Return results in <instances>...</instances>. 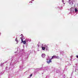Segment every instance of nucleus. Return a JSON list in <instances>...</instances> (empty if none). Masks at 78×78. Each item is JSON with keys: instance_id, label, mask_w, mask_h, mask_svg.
Here are the masks:
<instances>
[{"instance_id": "obj_1", "label": "nucleus", "mask_w": 78, "mask_h": 78, "mask_svg": "<svg viewBox=\"0 0 78 78\" xmlns=\"http://www.w3.org/2000/svg\"><path fill=\"white\" fill-rule=\"evenodd\" d=\"M20 39L21 40L22 42L24 44H26V41H23V39H22V37H20Z\"/></svg>"}, {"instance_id": "obj_2", "label": "nucleus", "mask_w": 78, "mask_h": 78, "mask_svg": "<svg viewBox=\"0 0 78 78\" xmlns=\"http://www.w3.org/2000/svg\"><path fill=\"white\" fill-rule=\"evenodd\" d=\"M41 56L42 58H44L45 57V54L44 53L42 54L41 55Z\"/></svg>"}, {"instance_id": "obj_3", "label": "nucleus", "mask_w": 78, "mask_h": 78, "mask_svg": "<svg viewBox=\"0 0 78 78\" xmlns=\"http://www.w3.org/2000/svg\"><path fill=\"white\" fill-rule=\"evenodd\" d=\"M51 62V60H49V61H47V62L48 64H49L50 62Z\"/></svg>"}, {"instance_id": "obj_4", "label": "nucleus", "mask_w": 78, "mask_h": 78, "mask_svg": "<svg viewBox=\"0 0 78 78\" xmlns=\"http://www.w3.org/2000/svg\"><path fill=\"white\" fill-rule=\"evenodd\" d=\"M41 48H42V50H45V48L44 47H42Z\"/></svg>"}, {"instance_id": "obj_5", "label": "nucleus", "mask_w": 78, "mask_h": 78, "mask_svg": "<svg viewBox=\"0 0 78 78\" xmlns=\"http://www.w3.org/2000/svg\"><path fill=\"white\" fill-rule=\"evenodd\" d=\"M75 12H77L78 11V10H77V9L76 8H75Z\"/></svg>"}, {"instance_id": "obj_6", "label": "nucleus", "mask_w": 78, "mask_h": 78, "mask_svg": "<svg viewBox=\"0 0 78 78\" xmlns=\"http://www.w3.org/2000/svg\"><path fill=\"white\" fill-rule=\"evenodd\" d=\"M15 40L16 41V42H18V40H17V38H16V39H15Z\"/></svg>"}, {"instance_id": "obj_7", "label": "nucleus", "mask_w": 78, "mask_h": 78, "mask_svg": "<svg viewBox=\"0 0 78 78\" xmlns=\"http://www.w3.org/2000/svg\"><path fill=\"white\" fill-rule=\"evenodd\" d=\"M30 77L32 76V74H31L30 75Z\"/></svg>"}, {"instance_id": "obj_8", "label": "nucleus", "mask_w": 78, "mask_h": 78, "mask_svg": "<svg viewBox=\"0 0 78 78\" xmlns=\"http://www.w3.org/2000/svg\"><path fill=\"white\" fill-rule=\"evenodd\" d=\"M55 56L54 55L52 57V58H54V57H55Z\"/></svg>"}, {"instance_id": "obj_9", "label": "nucleus", "mask_w": 78, "mask_h": 78, "mask_svg": "<svg viewBox=\"0 0 78 78\" xmlns=\"http://www.w3.org/2000/svg\"><path fill=\"white\" fill-rule=\"evenodd\" d=\"M76 58H78V55L76 56Z\"/></svg>"}, {"instance_id": "obj_10", "label": "nucleus", "mask_w": 78, "mask_h": 78, "mask_svg": "<svg viewBox=\"0 0 78 78\" xmlns=\"http://www.w3.org/2000/svg\"><path fill=\"white\" fill-rule=\"evenodd\" d=\"M62 2H64V0H62Z\"/></svg>"}]
</instances>
